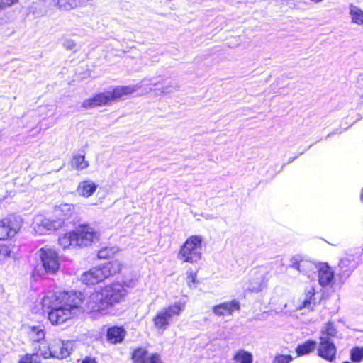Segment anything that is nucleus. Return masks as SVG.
<instances>
[{"label":"nucleus","mask_w":363,"mask_h":363,"mask_svg":"<svg viewBox=\"0 0 363 363\" xmlns=\"http://www.w3.org/2000/svg\"><path fill=\"white\" fill-rule=\"evenodd\" d=\"M83 295L76 291H48L41 300L43 311H48L52 325H62L75 316Z\"/></svg>","instance_id":"1"},{"label":"nucleus","mask_w":363,"mask_h":363,"mask_svg":"<svg viewBox=\"0 0 363 363\" xmlns=\"http://www.w3.org/2000/svg\"><path fill=\"white\" fill-rule=\"evenodd\" d=\"M127 295L124 286L119 282L105 286L90 294L86 301V309L89 312L104 313L115 304L121 302Z\"/></svg>","instance_id":"2"},{"label":"nucleus","mask_w":363,"mask_h":363,"mask_svg":"<svg viewBox=\"0 0 363 363\" xmlns=\"http://www.w3.org/2000/svg\"><path fill=\"white\" fill-rule=\"evenodd\" d=\"M122 267L123 264L119 260H113L83 273L81 281L87 285L96 284L118 273Z\"/></svg>","instance_id":"3"},{"label":"nucleus","mask_w":363,"mask_h":363,"mask_svg":"<svg viewBox=\"0 0 363 363\" xmlns=\"http://www.w3.org/2000/svg\"><path fill=\"white\" fill-rule=\"evenodd\" d=\"M203 238L201 235L189 237L182 245L177 258L184 262L196 263L201 259Z\"/></svg>","instance_id":"4"},{"label":"nucleus","mask_w":363,"mask_h":363,"mask_svg":"<svg viewBox=\"0 0 363 363\" xmlns=\"http://www.w3.org/2000/svg\"><path fill=\"white\" fill-rule=\"evenodd\" d=\"M185 308V303L177 301L167 307L160 310L155 318L153 323L155 327L164 331L173 323L174 318L179 316Z\"/></svg>","instance_id":"5"},{"label":"nucleus","mask_w":363,"mask_h":363,"mask_svg":"<svg viewBox=\"0 0 363 363\" xmlns=\"http://www.w3.org/2000/svg\"><path fill=\"white\" fill-rule=\"evenodd\" d=\"M72 347V344L69 341L64 342L60 339H54L50 341L48 347L40 346V354L44 359L52 357L62 359L69 356Z\"/></svg>","instance_id":"6"},{"label":"nucleus","mask_w":363,"mask_h":363,"mask_svg":"<svg viewBox=\"0 0 363 363\" xmlns=\"http://www.w3.org/2000/svg\"><path fill=\"white\" fill-rule=\"evenodd\" d=\"M62 221L56 220L52 216L36 215L33 218V228L37 235H45L62 228Z\"/></svg>","instance_id":"7"},{"label":"nucleus","mask_w":363,"mask_h":363,"mask_svg":"<svg viewBox=\"0 0 363 363\" xmlns=\"http://www.w3.org/2000/svg\"><path fill=\"white\" fill-rule=\"evenodd\" d=\"M21 218L16 215L10 214L0 220V240L14 237L21 228Z\"/></svg>","instance_id":"8"},{"label":"nucleus","mask_w":363,"mask_h":363,"mask_svg":"<svg viewBox=\"0 0 363 363\" xmlns=\"http://www.w3.org/2000/svg\"><path fill=\"white\" fill-rule=\"evenodd\" d=\"M42 265L47 273L55 274L60 268V257L55 250L43 247L38 251Z\"/></svg>","instance_id":"9"},{"label":"nucleus","mask_w":363,"mask_h":363,"mask_svg":"<svg viewBox=\"0 0 363 363\" xmlns=\"http://www.w3.org/2000/svg\"><path fill=\"white\" fill-rule=\"evenodd\" d=\"M77 245L87 247L99 240V233L90 225H80L74 230Z\"/></svg>","instance_id":"10"},{"label":"nucleus","mask_w":363,"mask_h":363,"mask_svg":"<svg viewBox=\"0 0 363 363\" xmlns=\"http://www.w3.org/2000/svg\"><path fill=\"white\" fill-rule=\"evenodd\" d=\"M143 84V89L142 94L147 93L148 91H155L156 94L157 91L160 94H169L177 90L178 86L174 80H162L155 83H151L149 80L143 79L142 81Z\"/></svg>","instance_id":"11"},{"label":"nucleus","mask_w":363,"mask_h":363,"mask_svg":"<svg viewBox=\"0 0 363 363\" xmlns=\"http://www.w3.org/2000/svg\"><path fill=\"white\" fill-rule=\"evenodd\" d=\"M359 264V258L357 256L350 254L346 255L340 259L337 272L341 279H347Z\"/></svg>","instance_id":"12"},{"label":"nucleus","mask_w":363,"mask_h":363,"mask_svg":"<svg viewBox=\"0 0 363 363\" xmlns=\"http://www.w3.org/2000/svg\"><path fill=\"white\" fill-rule=\"evenodd\" d=\"M290 267L311 278L316 272L318 266L311 260L301 259L299 256H295L290 260Z\"/></svg>","instance_id":"13"},{"label":"nucleus","mask_w":363,"mask_h":363,"mask_svg":"<svg viewBox=\"0 0 363 363\" xmlns=\"http://www.w3.org/2000/svg\"><path fill=\"white\" fill-rule=\"evenodd\" d=\"M74 213V206L71 203H65L55 207L53 216L56 220L62 221V228L65 226L66 223L73 216Z\"/></svg>","instance_id":"14"},{"label":"nucleus","mask_w":363,"mask_h":363,"mask_svg":"<svg viewBox=\"0 0 363 363\" xmlns=\"http://www.w3.org/2000/svg\"><path fill=\"white\" fill-rule=\"evenodd\" d=\"M325 336H320V343L318 348V355L322 358L332 362L336 354V348L332 340H325Z\"/></svg>","instance_id":"15"},{"label":"nucleus","mask_w":363,"mask_h":363,"mask_svg":"<svg viewBox=\"0 0 363 363\" xmlns=\"http://www.w3.org/2000/svg\"><path fill=\"white\" fill-rule=\"evenodd\" d=\"M316 272L318 283L321 286H331L334 282V272L327 263L320 264Z\"/></svg>","instance_id":"16"},{"label":"nucleus","mask_w":363,"mask_h":363,"mask_svg":"<svg viewBox=\"0 0 363 363\" xmlns=\"http://www.w3.org/2000/svg\"><path fill=\"white\" fill-rule=\"evenodd\" d=\"M264 287V273L259 270L252 272L248 282L245 284V290L251 292H259L262 291Z\"/></svg>","instance_id":"17"},{"label":"nucleus","mask_w":363,"mask_h":363,"mask_svg":"<svg viewBox=\"0 0 363 363\" xmlns=\"http://www.w3.org/2000/svg\"><path fill=\"white\" fill-rule=\"evenodd\" d=\"M143 89V84L142 82L135 84V85H129V86H117L114 88L112 91H107L111 99V101L118 99L124 96L133 94L140 89Z\"/></svg>","instance_id":"18"},{"label":"nucleus","mask_w":363,"mask_h":363,"mask_svg":"<svg viewBox=\"0 0 363 363\" xmlns=\"http://www.w3.org/2000/svg\"><path fill=\"white\" fill-rule=\"evenodd\" d=\"M108 91L99 93L93 97L87 99L82 102V106L84 108H93L97 106H106L111 103Z\"/></svg>","instance_id":"19"},{"label":"nucleus","mask_w":363,"mask_h":363,"mask_svg":"<svg viewBox=\"0 0 363 363\" xmlns=\"http://www.w3.org/2000/svg\"><path fill=\"white\" fill-rule=\"evenodd\" d=\"M240 309L238 301L233 300L231 301L223 302L213 307V312L218 316L230 315L234 311Z\"/></svg>","instance_id":"20"},{"label":"nucleus","mask_w":363,"mask_h":363,"mask_svg":"<svg viewBox=\"0 0 363 363\" xmlns=\"http://www.w3.org/2000/svg\"><path fill=\"white\" fill-rule=\"evenodd\" d=\"M315 294V289L313 285L307 286L305 289L303 296L298 301L299 309L312 308L315 304V299L314 298Z\"/></svg>","instance_id":"21"},{"label":"nucleus","mask_w":363,"mask_h":363,"mask_svg":"<svg viewBox=\"0 0 363 363\" xmlns=\"http://www.w3.org/2000/svg\"><path fill=\"white\" fill-rule=\"evenodd\" d=\"M98 185L93 181L87 179L79 183L76 191L84 198H89L96 191Z\"/></svg>","instance_id":"22"},{"label":"nucleus","mask_w":363,"mask_h":363,"mask_svg":"<svg viewBox=\"0 0 363 363\" xmlns=\"http://www.w3.org/2000/svg\"><path fill=\"white\" fill-rule=\"evenodd\" d=\"M125 331L121 327H112L107 331V339L113 344L121 342L125 337Z\"/></svg>","instance_id":"23"},{"label":"nucleus","mask_w":363,"mask_h":363,"mask_svg":"<svg viewBox=\"0 0 363 363\" xmlns=\"http://www.w3.org/2000/svg\"><path fill=\"white\" fill-rule=\"evenodd\" d=\"M348 11L351 22L357 25L363 26V11L353 4H349Z\"/></svg>","instance_id":"24"},{"label":"nucleus","mask_w":363,"mask_h":363,"mask_svg":"<svg viewBox=\"0 0 363 363\" xmlns=\"http://www.w3.org/2000/svg\"><path fill=\"white\" fill-rule=\"evenodd\" d=\"M58 244L63 249L77 246L74 230L61 235L58 238Z\"/></svg>","instance_id":"25"},{"label":"nucleus","mask_w":363,"mask_h":363,"mask_svg":"<svg viewBox=\"0 0 363 363\" xmlns=\"http://www.w3.org/2000/svg\"><path fill=\"white\" fill-rule=\"evenodd\" d=\"M89 163L85 160L84 155L78 154L73 156L71 160V167L77 171H82L86 169Z\"/></svg>","instance_id":"26"},{"label":"nucleus","mask_w":363,"mask_h":363,"mask_svg":"<svg viewBox=\"0 0 363 363\" xmlns=\"http://www.w3.org/2000/svg\"><path fill=\"white\" fill-rule=\"evenodd\" d=\"M316 347V342L314 340H308L302 345H299L296 348V352L298 356L305 355L313 350Z\"/></svg>","instance_id":"27"},{"label":"nucleus","mask_w":363,"mask_h":363,"mask_svg":"<svg viewBox=\"0 0 363 363\" xmlns=\"http://www.w3.org/2000/svg\"><path fill=\"white\" fill-rule=\"evenodd\" d=\"M252 354L244 350H239L235 354L233 359L240 363H252Z\"/></svg>","instance_id":"28"},{"label":"nucleus","mask_w":363,"mask_h":363,"mask_svg":"<svg viewBox=\"0 0 363 363\" xmlns=\"http://www.w3.org/2000/svg\"><path fill=\"white\" fill-rule=\"evenodd\" d=\"M30 337L34 342H40L45 339V333L44 330L38 326H32L29 331Z\"/></svg>","instance_id":"29"},{"label":"nucleus","mask_w":363,"mask_h":363,"mask_svg":"<svg viewBox=\"0 0 363 363\" xmlns=\"http://www.w3.org/2000/svg\"><path fill=\"white\" fill-rule=\"evenodd\" d=\"M337 334V329L335 327L334 324L332 323H328L325 329L321 331L320 336H325V340H331V338L335 337Z\"/></svg>","instance_id":"30"},{"label":"nucleus","mask_w":363,"mask_h":363,"mask_svg":"<svg viewBox=\"0 0 363 363\" xmlns=\"http://www.w3.org/2000/svg\"><path fill=\"white\" fill-rule=\"evenodd\" d=\"M146 355L147 352L145 350L138 348L133 352L132 359L134 363H146Z\"/></svg>","instance_id":"31"},{"label":"nucleus","mask_w":363,"mask_h":363,"mask_svg":"<svg viewBox=\"0 0 363 363\" xmlns=\"http://www.w3.org/2000/svg\"><path fill=\"white\" fill-rule=\"evenodd\" d=\"M197 271L189 269L186 272V284L190 289L196 287L195 284L197 282Z\"/></svg>","instance_id":"32"},{"label":"nucleus","mask_w":363,"mask_h":363,"mask_svg":"<svg viewBox=\"0 0 363 363\" xmlns=\"http://www.w3.org/2000/svg\"><path fill=\"white\" fill-rule=\"evenodd\" d=\"M351 360L353 362H360L363 360V347H356L350 351Z\"/></svg>","instance_id":"33"},{"label":"nucleus","mask_w":363,"mask_h":363,"mask_svg":"<svg viewBox=\"0 0 363 363\" xmlns=\"http://www.w3.org/2000/svg\"><path fill=\"white\" fill-rule=\"evenodd\" d=\"M40 356L43 357L40 354V347H39L38 351L36 352V353H33L31 354H27L24 357H23L21 359L24 362H26V363H40Z\"/></svg>","instance_id":"34"},{"label":"nucleus","mask_w":363,"mask_h":363,"mask_svg":"<svg viewBox=\"0 0 363 363\" xmlns=\"http://www.w3.org/2000/svg\"><path fill=\"white\" fill-rule=\"evenodd\" d=\"M116 251L111 247H102L98 252V257L99 259H106L113 255Z\"/></svg>","instance_id":"35"},{"label":"nucleus","mask_w":363,"mask_h":363,"mask_svg":"<svg viewBox=\"0 0 363 363\" xmlns=\"http://www.w3.org/2000/svg\"><path fill=\"white\" fill-rule=\"evenodd\" d=\"M292 359L291 355L279 354L274 358L272 363H290Z\"/></svg>","instance_id":"36"},{"label":"nucleus","mask_w":363,"mask_h":363,"mask_svg":"<svg viewBox=\"0 0 363 363\" xmlns=\"http://www.w3.org/2000/svg\"><path fill=\"white\" fill-rule=\"evenodd\" d=\"M18 0H0V9H4L18 2Z\"/></svg>","instance_id":"37"},{"label":"nucleus","mask_w":363,"mask_h":363,"mask_svg":"<svg viewBox=\"0 0 363 363\" xmlns=\"http://www.w3.org/2000/svg\"><path fill=\"white\" fill-rule=\"evenodd\" d=\"M64 46L67 50H72L75 47V43L72 40H67L64 43Z\"/></svg>","instance_id":"38"},{"label":"nucleus","mask_w":363,"mask_h":363,"mask_svg":"<svg viewBox=\"0 0 363 363\" xmlns=\"http://www.w3.org/2000/svg\"><path fill=\"white\" fill-rule=\"evenodd\" d=\"M150 363H162V361L158 354H154L150 358Z\"/></svg>","instance_id":"39"},{"label":"nucleus","mask_w":363,"mask_h":363,"mask_svg":"<svg viewBox=\"0 0 363 363\" xmlns=\"http://www.w3.org/2000/svg\"><path fill=\"white\" fill-rule=\"evenodd\" d=\"M40 109H47L48 112L46 113V116H52L54 114V111L52 110V106H42L40 107Z\"/></svg>","instance_id":"40"},{"label":"nucleus","mask_w":363,"mask_h":363,"mask_svg":"<svg viewBox=\"0 0 363 363\" xmlns=\"http://www.w3.org/2000/svg\"><path fill=\"white\" fill-rule=\"evenodd\" d=\"M82 363H97L94 358L86 357H85Z\"/></svg>","instance_id":"41"},{"label":"nucleus","mask_w":363,"mask_h":363,"mask_svg":"<svg viewBox=\"0 0 363 363\" xmlns=\"http://www.w3.org/2000/svg\"><path fill=\"white\" fill-rule=\"evenodd\" d=\"M7 256V254L5 252H1L0 250V264L4 261V258Z\"/></svg>","instance_id":"42"},{"label":"nucleus","mask_w":363,"mask_h":363,"mask_svg":"<svg viewBox=\"0 0 363 363\" xmlns=\"http://www.w3.org/2000/svg\"><path fill=\"white\" fill-rule=\"evenodd\" d=\"M4 287L1 284H0V294H2L4 292Z\"/></svg>","instance_id":"43"},{"label":"nucleus","mask_w":363,"mask_h":363,"mask_svg":"<svg viewBox=\"0 0 363 363\" xmlns=\"http://www.w3.org/2000/svg\"><path fill=\"white\" fill-rule=\"evenodd\" d=\"M18 363H26V362H24L22 359H21V360Z\"/></svg>","instance_id":"44"},{"label":"nucleus","mask_w":363,"mask_h":363,"mask_svg":"<svg viewBox=\"0 0 363 363\" xmlns=\"http://www.w3.org/2000/svg\"><path fill=\"white\" fill-rule=\"evenodd\" d=\"M128 287H130V286H134V284L131 285V284H129V285H127Z\"/></svg>","instance_id":"45"},{"label":"nucleus","mask_w":363,"mask_h":363,"mask_svg":"<svg viewBox=\"0 0 363 363\" xmlns=\"http://www.w3.org/2000/svg\"><path fill=\"white\" fill-rule=\"evenodd\" d=\"M343 363H352V362H345Z\"/></svg>","instance_id":"46"}]
</instances>
